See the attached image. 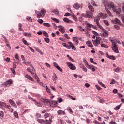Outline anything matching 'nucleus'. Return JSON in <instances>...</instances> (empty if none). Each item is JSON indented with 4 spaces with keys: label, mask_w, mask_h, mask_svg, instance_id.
Instances as JSON below:
<instances>
[{
    "label": "nucleus",
    "mask_w": 124,
    "mask_h": 124,
    "mask_svg": "<svg viewBox=\"0 0 124 124\" xmlns=\"http://www.w3.org/2000/svg\"><path fill=\"white\" fill-rule=\"evenodd\" d=\"M105 6H107L108 9H112L114 12H115L116 14H120V13H121V8H118L117 9V7L115 6L113 2H110V3H105Z\"/></svg>",
    "instance_id": "nucleus-1"
},
{
    "label": "nucleus",
    "mask_w": 124,
    "mask_h": 124,
    "mask_svg": "<svg viewBox=\"0 0 124 124\" xmlns=\"http://www.w3.org/2000/svg\"><path fill=\"white\" fill-rule=\"evenodd\" d=\"M0 107L2 110H5V107H7L8 109L10 110L9 111L11 113H13V111H14L13 108H11V106L9 105H6V104L3 102L0 101Z\"/></svg>",
    "instance_id": "nucleus-2"
},
{
    "label": "nucleus",
    "mask_w": 124,
    "mask_h": 124,
    "mask_svg": "<svg viewBox=\"0 0 124 124\" xmlns=\"http://www.w3.org/2000/svg\"><path fill=\"white\" fill-rule=\"evenodd\" d=\"M109 40L110 42L112 43V46H111L112 50L114 51V52H115V53H119L118 46H117V45L116 44V43H114V40L112 39H109Z\"/></svg>",
    "instance_id": "nucleus-3"
},
{
    "label": "nucleus",
    "mask_w": 124,
    "mask_h": 124,
    "mask_svg": "<svg viewBox=\"0 0 124 124\" xmlns=\"http://www.w3.org/2000/svg\"><path fill=\"white\" fill-rule=\"evenodd\" d=\"M101 38L99 37H96V38L95 40H93L92 42L93 43L94 46H97L98 45H99L101 43Z\"/></svg>",
    "instance_id": "nucleus-4"
},
{
    "label": "nucleus",
    "mask_w": 124,
    "mask_h": 124,
    "mask_svg": "<svg viewBox=\"0 0 124 124\" xmlns=\"http://www.w3.org/2000/svg\"><path fill=\"white\" fill-rule=\"evenodd\" d=\"M101 16H99V14L96 16V18L94 19V22H95L96 25L98 26L99 29H102V26L99 23V20H100Z\"/></svg>",
    "instance_id": "nucleus-5"
},
{
    "label": "nucleus",
    "mask_w": 124,
    "mask_h": 124,
    "mask_svg": "<svg viewBox=\"0 0 124 124\" xmlns=\"http://www.w3.org/2000/svg\"><path fill=\"white\" fill-rule=\"evenodd\" d=\"M81 16L84 17V18H92L93 17V15H92V13H91L89 11H86V14L83 13L81 14Z\"/></svg>",
    "instance_id": "nucleus-6"
},
{
    "label": "nucleus",
    "mask_w": 124,
    "mask_h": 124,
    "mask_svg": "<svg viewBox=\"0 0 124 124\" xmlns=\"http://www.w3.org/2000/svg\"><path fill=\"white\" fill-rule=\"evenodd\" d=\"M101 30H102L103 32L101 34L102 36H103L104 37H108L109 36V33L108 31H107L106 30L103 29V27H102V29H100Z\"/></svg>",
    "instance_id": "nucleus-7"
},
{
    "label": "nucleus",
    "mask_w": 124,
    "mask_h": 124,
    "mask_svg": "<svg viewBox=\"0 0 124 124\" xmlns=\"http://www.w3.org/2000/svg\"><path fill=\"white\" fill-rule=\"evenodd\" d=\"M37 121L38 122V123H39V124H49L48 122V120H44V119H38L37 120Z\"/></svg>",
    "instance_id": "nucleus-8"
},
{
    "label": "nucleus",
    "mask_w": 124,
    "mask_h": 124,
    "mask_svg": "<svg viewBox=\"0 0 124 124\" xmlns=\"http://www.w3.org/2000/svg\"><path fill=\"white\" fill-rule=\"evenodd\" d=\"M67 64L68 66V67L71 70H75L76 69V67L73 64H72L70 62H67Z\"/></svg>",
    "instance_id": "nucleus-9"
},
{
    "label": "nucleus",
    "mask_w": 124,
    "mask_h": 124,
    "mask_svg": "<svg viewBox=\"0 0 124 124\" xmlns=\"http://www.w3.org/2000/svg\"><path fill=\"white\" fill-rule=\"evenodd\" d=\"M99 16L101 17L102 19H105L106 18H107V14L103 13H100L99 14Z\"/></svg>",
    "instance_id": "nucleus-10"
},
{
    "label": "nucleus",
    "mask_w": 124,
    "mask_h": 124,
    "mask_svg": "<svg viewBox=\"0 0 124 124\" xmlns=\"http://www.w3.org/2000/svg\"><path fill=\"white\" fill-rule=\"evenodd\" d=\"M68 44L69 45V47H70V49H72V50H76V48H75V46H73V44H72V43H71V42H69L68 43Z\"/></svg>",
    "instance_id": "nucleus-11"
},
{
    "label": "nucleus",
    "mask_w": 124,
    "mask_h": 124,
    "mask_svg": "<svg viewBox=\"0 0 124 124\" xmlns=\"http://www.w3.org/2000/svg\"><path fill=\"white\" fill-rule=\"evenodd\" d=\"M29 99H31V100H32V101H33V102H34V103L36 105H37V106H39V104H40V102L36 101V100H35V99H33V98H29Z\"/></svg>",
    "instance_id": "nucleus-12"
},
{
    "label": "nucleus",
    "mask_w": 124,
    "mask_h": 124,
    "mask_svg": "<svg viewBox=\"0 0 124 124\" xmlns=\"http://www.w3.org/2000/svg\"><path fill=\"white\" fill-rule=\"evenodd\" d=\"M52 77H53L52 80H53L54 83H56L57 80H58V76H57V75L55 74L52 76Z\"/></svg>",
    "instance_id": "nucleus-13"
},
{
    "label": "nucleus",
    "mask_w": 124,
    "mask_h": 124,
    "mask_svg": "<svg viewBox=\"0 0 124 124\" xmlns=\"http://www.w3.org/2000/svg\"><path fill=\"white\" fill-rule=\"evenodd\" d=\"M73 40L75 42L76 45H78L79 44V40H78V38L74 37H73Z\"/></svg>",
    "instance_id": "nucleus-14"
},
{
    "label": "nucleus",
    "mask_w": 124,
    "mask_h": 124,
    "mask_svg": "<svg viewBox=\"0 0 124 124\" xmlns=\"http://www.w3.org/2000/svg\"><path fill=\"white\" fill-rule=\"evenodd\" d=\"M88 8L89 9V10H90V11L91 12H94V8H93V7H92V6L90 4H88Z\"/></svg>",
    "instance_id": "nucleus-15"
},
{
    "label": "nucleus",
    "mask_w": 124,
    "mask_h": 124,
    "mask_svg": "<svg viewBox=\"0 0 124 124\" xmlns=\"http://www.w3.org/2000/svg\"><path fill=\"white\" fill-rule=\"evenodd\" d=\"M25 77H26V78H27V79H29V80H30L32 82H33V78H32V77H31V76L29 75H26L25 76Z\"/></svg>",
    "instance_id": "nucleus-16"
},
{
    "label": "nucleus",
    "mask_w": 124,
    "mask_h": 124,
    "mask_svg": "<svg viewBox=\"0 0 124 124\" xmlns=\"http://www.w3.org/2000/svg\"><path fill=\"white\" fill-rule=\"evenodd\" d=\"M105 10H106V12L108 13V15H109V16H110L111 17L113 16V15L111 13V12H110V11H109L108 10V9L107 8H106V7H107V6H105Z\"/></svg>",
    "instance_id": "nucleus-17"
},
{
    "label": "nucleus",
    "mask_w": 124,
    "mask_h": 124,
    "mask_svg": "<svg viewBox=\"0 0 124 124\" xmlns=\"http://www.w3.org/2000/svg\"><path fill=\"white\" fill-rule=\"evenodd\" d=\"M59 31H60V32H61V33H62V34H63V33L65 32V30H64V27H62V28H60L59 29Z\"/></svg>",
    "instance_id": "nucleus-18"
},
{
    "label": "nucleus",
    "mask_w": 124,
    "mask_h": 124,
    "mask_svg": "<svg viewBox=\"0 0 124 124\" xmlns=\"http://www.w3.org/2000/svg\"><path fill=\"white\" fill-rule=\"evenodd\" d=\"M74 8H75V9H79L80 8V4L78 3H76L73 5Z\"/></svg>",
    "instance_id": "nucleus-19"
},
{
    "label": "nucleus",
    "mask_w": 124,
    "mask_h": 124,
    "mask_svg": "<svg viewBox=\"0 0 124 124\" xmlns=\"http://www.w3.org/2000/svg\"><path fill=\"white\" fill-rule=\"evenodd\" d=\"M57 114H58V115H65V112L62 110H59L57 111Z\"/></svg>",
    "instance_id": "nucleus-20"
},
{
    "label": "nucleus",
    "mask_w": 124,
    "mask_h": 124,
    "mask_svg": "<svg viewBox=\"0 0 124 124\" xmlns=\"http://www.w3.org/2000/svg\"><path fill=\"white\" fill-rule=\"evenodd\" d=\"M86 25L88 28H93V29H95L96 28L95 26H94V25H93L91 24H90L89 23H87Z\"/></svg>",
    "instance_id": "nucleus-21"
},
{
    "label": "nucleus",
    "mask_w": 124,
    "mask_h": 124,
    "mask_svg": "<svg viewBox=\"0 0 124 124\" xmlns=\"http://www.w3.org/2000/svg\"><path fill=\"white\" fill-rule=\"evenodd\" d=\"M11 84H12V81L11 80H8L5 83V86H6V87H7V86H10Z\"/></svg>",
    "instance_id": "nucleus-22"
},
{
    "label": "nucleus",
    "mask_w": 124,
    "mask_h": 124,
    "mask_svg": "<svg viewBox=\"0 0 124 124\" xmlns=\"http://www.w3.org/2000/svg\"><path fill=\"white\" fill-rule=\"evenodd\" d=\"M22 27H23V25L21 23H19L18 24V30L21 31H24V30L22 28Z\"/></svg>",
    "instance_id": "nucleus-23"
},
{
    "label": "nucleus",
    "mask_w": 124,
    "mask_h": 124,
    "mask_svg": "<svg viewBox=\"0 0 124 124\" xmlns=\"http://www.w3.org/2000/svg\"><path fill=\"white\" fill-rule=\"evenodd\" d=\"M36 13H37V18H38V19H40V17H42V15L39 12L37 11V12H36Z\"/></svg>",
    "instance_id": "nucleus-24"
},
{
    "label": "nucleus",
    "mask_w": 124,
    "mask_h": 124,
    "mask_svg": "<svg viewBox=\"0 0 124 124\" xmlns=\"http://www.w3.org/2000/svg\"><path fill=\"white\" fill-rule=\"evenodd\" d=\"M50 116H51V114H50L49 113L46 112L44 114V118H45V119H47V118H49Z\"/></svg>",
    "instance_id": "nucleus-25"
},
{
    "label": "nucleus",
    "mask_w": 124,
    "mask_h": 124,
    "mask_svg": "<svg viewBox=\"0 0 124 124\" xmlns=\"http://www.w3.org/2000/svg\"><path fill=\"white\" fill-rule=\"evenodd\" d=\"M64 22H65V23H72V21L68 19V18L65 17V18L63 19Z\"/></svg>",
    "instance_id": "nucleus-26"
},
{
    "label": "nucleus",
    "mask_w": 124,
    "mask_h": 124,
    "mask_svg": "<svg viewBox=\"0 0 124 124\" xmlns=\"http://www.w3.org/2000/svg\"><path fill=\"white\" fill-rule=\"evenodd\" d=\"M62 45H63L65 48H67V49H68L69 50L70 49V46H69V45L66 44V43H62Z\"/></svg>",
    "instance_id": "nucleus-27"
},
{
    "label": "nucleus",
    "mask_w": 124,
    "mask_h": 124,
    "mask_svg": "<svg viewBox=\"0 0 124 124\" xmlns=\"http://www.w3.org/2000/svg\"><path fill=\"white\" fill-rule=\"evenodd\" d=\"M86 44H87V45H88V46H89V47L92 48L93 45L92 44V43H91V42H90V41H87Z\"/></svg>",
    "instance_id": "nucleus-28"
},
{
    "label": "nucleus",
    "mask_w": 124,
    "mask_h": 124,
    "mask_svg": "<svg viewBox=\"0 0 124 124\" xmlns=\"http://www.w3.org/2000/svg\"><path fill=\"white\" fill-rule=\"evenodd\" d=\"M43 35L44 36H46V37H49V34H48V33H47L45 31H43Z\"/></svg>",
    "instance_id": "nucleus-29"
},
{
    "label": "nucleus",
    "mask_w": 124,
    "mask_h": 124,
    "mask_svg": "<svg viewBox=\"0 0 124 124\" xmlns=\"http://www.w3.org/2000/svg\"><path fill=\"white\" fill-rule=\"evenodd\" d=\"M14 116L15 118H16L17 119H18V118H19V116L18 115V112H17V111L14 112Z\"/></svg>",
    "instance_id": "nucleus-30"
},
{
    "label": "nucleus",
    "mask_w": 124,
    "mask_h": 124,
    "mask_svg": "<svg viewBox=\"0 0 124 124\" xmlns=\"http://www.w3.org/2000/svg\"><path fill=\"white\" fill-rule=\"evenodd\" d=\"M41 101L44 102V103H48L49 102V100L46 99H42Z\"/></svg>",
    "instance_id": "nucleus-31"
},
{
    "label": "nucleus",
    "mask_w": 124,
    "mask_h": 124,
    "mask_svg": "<svg viewBox=\"0 0 124 124\" xmlns=\"http://www.w3.org/2000/svg\"><path fill=\"white\" fill-rule=\"evenodd\" d=\"M43 25V26H45V27H47V28L51 27V24L48 23H44Z\"/></svg>",
    "instance_id": "nucleus-32"
},
{
    "label": "nucleus",
    "mask_w": 124,
    "mask_h": 124,
    "mask_svg": "<svg viewBox=\"0 0 124 124\" xmlns=\"http://www.w3.org/2000/svg\"><path fill=\"white\" fill-rule=\"evenodd\" d=\"M40 13L42 15H43V16H44V15H45V13H46V11H45V10H44V9H43L41 10Z\"/></svg>",
    "instance_id": "nucleus-33"
},
{
    "label": "nucleus",
    "mask_w": 124,
    "mask_h": 124,
    "mask_svg": "<svg viewBox=\"0 0 124 124\" xmlns=\"http://www.w3.org/2000/svg\"><path fill=\"white\" fill-rule=\"evenodd\" d=\"M16 62H13V68L14 69H16V68H17V65L16 64Z\"/></svg>",
    "instance_id": "nucleus-34"
},
{
    "label": "nucleus",
    "mask_w": 124,
    "mask_h": 124,
    "mask_svg": "<svg viewBox=\"0 0 124 124\" xmlns=\"http://www.w3.org/2000/svg\"><path fill=\"white\" fill-rule=\"evenodd\" d=\"M101 46L102 47H103V48H106L107 49H108V48H109V46H107V45H105L104 44H102L101 45Z\"/></svg>",
    "instance_id": "nucleus-35"
},
{
    "label": "nucleus",
    "mask_w": 124,
    "mask_h": 124,
    "mask_svg": "<svg viewBox=\"0 0 124 124\" xmlns=\"http://www.w3.org/2000/svg\"><path fill=\"white\" fill-rule=\"evenodd\" d=\"M115 23L117 25H121V21L118 18L115 19Z\"/></svg>",
    "instance_id": "nucleus-36"
},
{
    "label": "nucleus",
    "mask_w": 124,
    "mask_h": 124,
    "mask_svg": "<svg viewBox=\"0 0 124 124\" xmlns=\"http://www.w3.org/2000/svg\"><path fill=\"white\" fill-rule=\"evenodd\" d=\"M22 42H23L24 44H25V45H29L28 42L25 39V38L22 39Z\"/></svg>",
    "instance_id": "nucleus-37"
},
{
    "label": "nucleus",
    "mask_w": 124,
    "mask_h": 124,
    "mask_svg": "<svg viewBox=\"0 0 124 124\" xmlns=\"http://www.w3.org/2000/svg\"><path fill=\"white\" fill-rule=\"evenodd\" d=\"M78 30L80 31H85V29H83L80 26H78Z\"/></svg>",
    "instance_id": "nucleus-38"
},
{
    "label": "nucleus",
    "mask_w": 124,
    "mask_h": 124,
    "mask_svg": "<svg viewBox=\"0 0 124 124\" xmlns=\"http://www.w3.org/2000/svg\"><path fill=\"white\" fill-rule=\"evenodd\" d=\"M44 40L46 43H49L50 42V39H49V38H45Z\"/></svg>",
    "instance_id": "nucleus-39"
},
{
    "label": "nucleus",
    "mask_w": 124,
    "mask_h": 124,
    "mask_svg": "<svg viewBox=\"0 0 124 124\" xmlns=\"http://www.w3.org/2000/svg\"><path fill=\"white\" fill-rule=\"evenodd\" d=\"M114 71L115 72L119 73L120 71H121V68H120V67H118L116 69H114Z\"/></svg>",
    "instance_id": "nucleus-40"
},
{
    "label": "nucleus",
    "mask_w": 124,
    "mask_h": 124,
    "mask_svg": "<svg viewBox=\"0 0 124 124\" xmlns=\"http://www.w3.org/2000/svg\"><path fill=\"white\" fill-rule=\"evenodd\" d=\"M52 20H53V21H54V22H56V23H59L60 21L59 20V19H57V18H51Z\"/></svg>",
    "instance_id": "nucleus-41"
},
{
    "label": "nucleus",
    "mask_w": 124,
    "mask_h": 124,
    "mask_svg": "<svg viewBox=\"0 0 124 124\" xmlns=\"http://www.w3.org/2000/svg\"><path fill=\"white\" fill-rule=\"evenodd\" d=\"M46 91L47 92V93H51V91L50 90V89L48 88V86H46Z\"/></svg>",
    "instance_id": "nucleus-42"
},
{
    "label": "nucleus",
    "mask_w": 124,
    "mask_h": 124,
    "mask_svg": "<svg viewBox=\"0 0 124 124\" xmlns=\"http://www.w3.org/2000/svg\"><path fill=\"white\" fill-rule=\"evenodd\" d=\"M53 12H54L55 14H59V10H58L57 9L54 10Z\"/></svg>",
    "instance_id": "nucleus-43"
},
{
    "label": "nucleus",
    "mask_w": 124,
    "mask_h": 124,
    "mask_svg": "<svg viewBox=\"0 0 124 124\" xmlns=\"http://www.w3.org/2000/svg\"><path fill=\"white\" fill-rule=\"evenodd\" d=\"M91 4L92 5H93V6H97V5H96L95 2H94V1H91Z\"/></svg>",
    "instance_id": "nucleus-44"
},
{
    "label": "nucleus",
    "mask_w": 124,
    "mask_h": 124,
    "mask_svg": "<svg viewBox=\"0 0 124 124\" xmlns=\"http://www.w3.org/2000/svg\"><path fill=\"white\" fill-rule=\"evenodd\" d=\"M36 118L37 119H39V118H41V114H40L39 113H36Z\"/></svg>",
    "instance_id": "nucleus-45"
},
{
    "label": "nucleus",
    "mask_w": 124,
    "mask_h": 124,
    "mask_svg": "<svg viewBox=\"0 0 124 124\" xmlns=\"http://www.w3.org/2000/svg\"><path fill=\"white\" fill-rule=\"evenodd\" d=\"M121 107V104L116 106L115 108H114V110H119V109H120V108Z\"/></svg>",
    "instance_id": "nucleus-46"
},
{
    "label": "nucleus",
    "mask_w": 124,
    "mask_h": 124,
    "mask_svg": "<svg viewBox=\"0 0 124 124\" xmlns=\"http://www.w3.org/2000/svg\"><path fill=\"white\" fill-rule=\"evenodd\" d=\"M4 116V113H3V111H0V117H2V118H3Z\"/></svg>",
    "instance_id": "nucleus-47"
},
{
    "label": "nucleus",
    "mask_w": 124,
    "mask_h": 124,
    "mask_svg": "<svg viewBox=\"0 0 124 124\" xmlns=\"http://www.w3.org/2000/svg\"><path fill=\"white\" fill-rule=\"evenodd\" d=\"M67 110L70 112V113H73V111H72V109H71V107H68Z\"/></svg>",
    "instance_id": "nucleus-48"
},
{
    "label": "nucleus",
    "mask_w": 124,
    "mask_h": 124,
    "mask_svg": "<svg viewBox=\"0 0 124 124\" xmlns=\"http://www.w3.org/2000/svg\"><path fill=\"white\" fill-rule=\"evenodd\" d=\"M24 35H25V36H28V37H31V34H30V33L28 34L27 33H25Z\"/></svg>",
    "instance_id": "nucleus-49"
},
{
    "label": "nucleus",
    "mask_w": 124,
    "mask_h": 124,
    "mask_svg": "<svg viewBox=\"0 0 124 124\" xmlns=\"http://www.w3.org/2000/svg\"><path fill=\"white\" fill-rule=\"evenodd\" d=\"M28 48H29L30 50H31V52H32L33 53H34V49H33L31 47L29 46Z\"/></svg>",
    "instance_id": "nucleus-50"
},
{
    "label": "nucleus",
    "mask_w": 124,
    "mask_h": 124,
    "mask_svg": "<svg viewBox=\"0 0 124 124\" xmlns=\"http://www.w3.org/2000/svg\"><path fill=\"white\" fill-rule=\"evenodd\" d=\"M11 70L12 72V73H13V74H16V71H15V70H14V69L13 68H11Z\"/></svg>",
    "instance_id": "nucleus-51"
},
{
    "label": "nucleus",
    "mask_w": 124,
    "mask_h": 124,
    "mask_svg": "<svg viewBox=\"0 0 124 124\" xmlns=\"http://www.w3.org/2000/svg\"><path fill=\"white\" fill-rule=\"evenodd\" d=\"M35 78L37 81V82H39V78H38V77L37 76V75H35Z\"/></svg>",
    "instance_id": "nucleus-52"
},
{
    "label": "nucleus",
    "mask_w": 124,
    "mask_h": 124,
    "mask_svg": "<svg viewBox=\"0 0 124 124\" xmlns=\"http://www.w3.org/2000/svg\"><path fill=\"white\" fill-rule=\"evenodd\" d=\"M116 83V81L114 79H112L110 82V85H114Z\"/></svg>",
    "instance_id": "nucleus-53"
},
{
    "label": "nucleus",
    "mask_w": 124,
    "mask_h": 124,
    "mask_svg": "<svg viewBox=\"0 0 124 124\" xmlns=\"http://www.w3.org/2000/svg\"><path fill=\"white\" fill-rule=\"evenodd\" d=\"M15 102H14V101L11 99L9 100V103H10V104H11V105H12L14 103H15Z\"/></svg>",
    "instance_id": "nucleus-54"
},
{
    "label": "nucleus",
    "mask_w": 124,
    "mask_h": 124,
    "mask_svg": "<svg viewBox=\"0 0 124 124\" xmlns=\"http://www.w3.org/2000/svg\"><path fill=\"white\" fill-rule=\"evenodd\" d=\"M59 123L61 124H64V122L63 121V120H62V119L59 120Z\"/></svg>",
    "instance_id": "nucleus-55"
},
{
    "label": "nucleus",
    "mask_w": 124,
    "mask_h": 124,
    "mask_svg": "<svg viewBox=\"0 0 124 124\" xmlns=\"http://www.w3.org/2000/svg\"><path fill=\"white\" fill-rule=\"evenodd\" d=\"M104 23L106 26H109V23H108V21H107V20H104Z\"/></svg>",
    "instance_id": "nucleus-56"
},
{
    "label": "nucleus",
    "mask_w": 124,
    "mask_h": 124,
    "mask_svg": "<svg viewBox=\"0 0 124 124\" xmlns=\"http://www.w3.org/2000/svg\"><path fill=\"white\" fill-rule=\"evenodd\" d=\"M82 69H83V70L85 72H87L88 71L87 68H86V67H85V66H83Z\"/></svg>",
    "instance_id": "nucleus-57"
},
{
    "label": "nucleus",
    "mask_w": 124,
    "mask_h": 124,
    "mask_svg": "<svg viewBox=\"0 0 124 124\" xmlns=\"http://www.w3.org/2000/svg\"><path fill=\"white\" fill-rule=\"evenodd\" d=\"M27 71H28V72H30V73H31V74H32V71H31V70L29 68H28L27 69Z\"/></svg>",
    "instance_id": "nucleus-58"
},
{
    "label": "nucleus",
    "mask_w": 124,
    "mask_h": 124,
    "mask_svg": "<svg viewBox=\"0 0 124 124\" xmlns=\"http://www.w3.org/2000/svg\"><path fill=\"white\" fill-rule=\"evenodd\" d=\"M56 68L58 69V70H59V71H60L61 72H62V68H61V67H59V66H58Z\"/></svg>",
    "instance_id": "nucleus-59"
},
{
    "label": "nucleus",
    "mask_w": 124,
    "mask_h": 124,
    "mask_svg": "<svg viewBox=\"0 0 124 124\" xmlns=\"http://www.w3.org/2000/svg\"><path fill=\"white\" fill-rule=\"evenodd\" d=\"M92 33H93V34H94V35H98L97 32H95V31H92Z\"/></svg>",
    "instance_id": "nucleus-60"
},
{
    "label": "nucleus",
    "mask_w": 124,
    "mask_h": 124,
    "mask_svg": "<svg viewBox=\"0 0 124 124\" xmlns=\"http://www.w3.org/2000/svg\"><path fill=\"white\" fill-rule=\"evenodd\" d=\"M16 104H17L18 105H21V104H22V103H21V101L18 100L17 101H16Z\"/></svg>",
    "instance_id": "nucleus-61"
},
{
    "label": "nucleus",
    "mask_w": 124,
    "mask_h": 124,
    "mask_svg": "<svg viewBox=\"0 0 124 124\" xmlns=\"http://www.w3.org/2000/svg\"><path fill=\"white\" fill-rule=\"evenodd\" d=\"M37 21L38 23H40V24H42L43 23V20L42 19H38Z\"/></svg>",
    "instance_id": "nucleus-62"
},
{
    "label": "nucleus",
    "mask_w": 124,
    "mask_h": 124,
    "mask_svg": "<svg viewBox=\"0 0 124 124\" xmlns=\"http://www.w3.org/2000/svg\"><path fill=\"white\" fill-rule=\"evenodd\" d=\"M85 66H86V67L88 68V69H91V66H90V65H89V63L86 64Z\"/></svg>",
    "instance_id": "nucleus-63"
},
{
    "label": "nucleus",
    "mask_w": 124,
    "mask_h": 124,
    "mask_svg": "<svg viewBox=\"0 0 124 124\" xmlns=\"http://www.w3.org/2000/svg\"><path fill=\"white\" fill-rule=\"evenodd\" d=\"M110 124H117V123L114 121H111L109 123Z\"/></svg>",
    "instance_id": "nucleus-64"
}]
</instances>
